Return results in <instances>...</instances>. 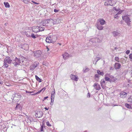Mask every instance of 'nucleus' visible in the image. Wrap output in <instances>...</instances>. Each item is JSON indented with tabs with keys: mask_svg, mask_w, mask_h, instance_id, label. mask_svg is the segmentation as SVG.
<instances>
[{
	"mask_svg": "<svg viewBox=\"0 0 132 132\" xmlns=\"http://www.w3.org/2000/svg\"><path fill=\"white\" fill-rule=\"evenodd\" d=\"M119 48H119H118L117 47H116L114 48V49L115 50H117V49H118Z\"/></svg>",
	"mask_w": 132,
	"mask_h": 132,
	"instance_id": "obj_59",
	"label": "nucleus"
},
{
	"mask_svg": "<svg viewBox=\"0 0 132 132\" xmlns=\"http://www.w3.org/2000/svg\"><path fill=\"white\" fill-rule=\"evenodd\" d=\"M22 108L21 105L20 104H17L16 107L15 108V110H17L19 109L20 110H21Z\"/></svg>",
	"mask_w": 132,
	"mask_h": 132,
	"instance_id": "obj_15",
	"label": "nucleus"
},
{
	"mask_svg": "<svg viewBox=\"0 0 132 132\" xmlns=\"http://www.w3.org/2000/svg\"><path fill=\"white\" fill-rule=\"evenodd\" d=\"M98 74H96L95 75V79L96 81L98 80L99 76Z\"/></svg>",
	"mask_w": 132,
	"mask_h": 132,
	"instance_id": "obj_29",
	"label": "nucleus"
},
{
	"mask_svg": "<svg viewBox=\"0 0 132 132\" xmlns=\"http://www.w3.org/2000/svg\"><path fill=\"white\" fill-rule=\"evenodd\" d=\"M113 68L112 67H110V70H113Z\"/></svg>",
	"mask_w": 132,
	"mask_h": 132,
	"instance_id": "obj_57",
	"label": "nucleus"
},
{
	"mask_svg": "<svg viewBox=\"0 0 132 132\" xmlns=\"http://www.w3.org/2000/svg\"><path fill=\"white\" fill-rule=\"evenodd\" d=\"M40 125H41V127L40 128V131H43V124L42 126L41 124Z\"/></svg>",
	"mask_w": 132,
	"mask_h": 132,
	"instance_id": "obj_40",
	"label": "nucleus"
},
{
	"mask_svg": "<svg viewBox=\"0 0 132 132\" xmlns=\"http://www.w3.org/2000/svg\"><path fill=\"white\" fill-rule=\"evenodd\" d=\"M32 30L35 32H39V26H34L32 27Z\"/></svg>",
	"mask_w": 132,
	"mask_h": 132,
	"instance_id": "obj_6",
	"label": "nucleus"
},
{
	"mask_svg": "<svg viewBox=\"0 0 132 132\" xmlns=\"http://www.w3.org/2000/svg\"><path fill=\"white\" fill-rule=\"evenodd\" d=\"M62 55L63 58L65 60L67 57L69 56V54L67 53H65L64 54H63Z\"/></svg>",
	"mask_w": 132,
	"mask_h": 132,
	"instance_id": "obj_19",
	"label": "nucleus"
},
{
	"mask_svg": "<svg viewBox=\"0 0 132 132\" xmlns=\"http://www.w3.org/2000/svg\"><path fill=\"white\" fill-rule=\"evenodd\" d=\"M50 41H52V40H53L52 38L50 36Z\"/></svg>",
	"mask_w": 132,
	"mask_h": 132,
	"instance_id": "obj_49",
	"label": "nucleus"
},
{
	"mask_svg": "<svg viewBox=\"0 0 132 132\" xmlns=\"http://www.w3.org/2000/svg\"><path fill=\"white\" fill-rule=\"evenodd\" d=\"M35 78L37 81H39V82H42L41 79L39 78L38 76L37 75L35 76Z\"/></svg>",
	"mask_w": 132,
	"mask_h": 132,
	"instance_id": "obj_28",
	"label": "nucleus"
},
{
	"mask_svg": "<svg viewBox=\"0 0 132 132\" xmlns=\"http://www.w3.org/2000/svg\"><path fill=\"white\" fill-rule=\"evenodd\" d=\"M44 108L46 110H48V108H47L46 107H45Z\"/></svg>",
	"mask_w": 132,
	"mask_h": 132,
	"instance_id": "obj_58",
	"label": "nucleus"
},
{
	"mask_svg": "<svg viewBox=\"0 0 132 132\" xmlns=\"http://www.w3.org/2000/svg\"><path fill=\"white\" fill-rule=\"evenodd\" d=\"M42 91V90L41 89L39 91L37 92L36 93V94H31V95H36V94H39Z\"/></svg>",
	"mask_w": 132,
	"mask_h": 132,
	"instance_id": "obj_38",
	"label": "nucleus"
},
{
	"mask_svg": "<svg viewBox=\"0 0 132 132\" xmlns=\"http://www.w3.org/2000/svg\"><path fill=\"white\" fill-rule=\"evenodd\" d=\"M26 93H30V94L31 95V94H32L31 93H33V92H29V91H28L27 90H26Z\"/></svg>",
	"mask_w": 132,
	"mask_h": 132,
	"instance_id": "obj_44",
	"label": "nucleus"
},
{
	"mask_svg": "<svg viewBox=\"0 0 132 132\" xmlns=\"http://www.w3.org/2000/svg\"><path fill=\"white\" fill-rule=\"evenodd\" d=\"M30 0H23V2L25 3H28L29 2Z\"/></svg>",
	"mask_w": 132,
	"mask_h": 132,
	"instance_id": "obj_35",
	"label": "nucleus"
},
{
	"mask_svg": "<svg viewBox=\"0 0 132 132\" xmlns=\"http://www.w3.org/2000/svg\"><path fill=\"white\" fill-rule=\"evenodd\" d=\"M125 106L128 108L131 109V107L130 105L127 103H126L125 104Z\"/></svg>",
	"mask_w": 132,
	"mask_h": 132,
	"instance_id": "obj_31",
	"label": "nucleus"
},
{
	"mask_svg": "<svg viewBox=\"0 0 132 132\" xmlns=\"http://www.w3.org/2000/svg\"><path fill=\"white\" fill-rule=\"evenodd\" d=\"M33 53L34 54V56L36 58L40 57L42 54L41 51L40 50L34 51L33 52Z\"/></svg>",
	"mask_w": 132,
	"mask_h": 132,
	"instance_id": "obj_2",
	"label": "nucleus"
},
{
	"mask_svg": "<svg viewBox=\"0 0 132 132\" xmlns=\"http://www.w3.org/2000/svg\"><path fill=\"white\" fill-rule=\"evenodd\" d=\"M128 102H132V96H130L128 99Z\"/></svg>",
	"mask_w": 132,
	"mask_h": 132,
	"instance_id": "obj_32",
	"label": "nucleus"
},
{
	"mask_svg": "<svg viewBox=\"0 0 132 132\" xmlns=\"http://www.w3.org/2000/svg\"><path fill=\"white\" fill-rule=\"evenodd\" d=\"M4 61L7 63L10 64L12 62L11 58L7 56L6 57L4 60Z\"/></svg>",
	"mask_w": 132,
	"mask_h": 132,
	"instance_id": "obj_8",
	"label": "nucleus"
},
{
	"mask_svg": "<svg viewBox=\"0 0 132 132\" xmlns=\"http://www.w3.org/2000/svg\"><path fill=\"white\" fill-rule=\"evenodd\" d=\"M20 63V59L16 57L14 60L13 61L12 63L14 64V66L16 67L17 65H19Z\"/></svg>",
	"mask_w": 132,
	"mask_h": 132,
	"instance_id": "obj_4",
	"label": "nucleus"
},
{
	"mask_svg": "<svg viewBox=\"0 0 132 132\" xmlns=\"http://www.w3.org/2000/svg\"><path fill=\"white\" fill-rule=\"evenodd\" d=\"M97 59L95 60L96 61V62H97L99 60L101 59V57H96Z\"/></svg>",
	"mask_w": 132,
	"mask_h": 132,
	"instance_id": "obj_43",
	"label": "nucleus"
},
{
	"mask_svg": "<svg viewBox=\"0 0 132 132\" xmlns=\"http://www.w3.org/2000/svg\"><path fill=\"white\" fill-rule=\"evenodd\" d=\"M121 13V11H119L118 13V14H120Z\"/></svg>",
	"mask_w": 132,
	"mask_h": 132,
	"instance_id": "obj_55",
	"label": "nucleus"
},
{
	"mask_svg": "<svg viewBox=\"0 0 132 132\" xmlns=\"http://www.w3.org/2000/svg\"><path fill=\"white\" fill-rule=\"evenodd\" d=\"M54 91L53 92H52L51 93V98H52L53 97L54 98V95L55 94V89H54Z\"/></svg>",
	"mask_w": 132,
	"mask_h": 132,
	"instance_id": "obj_30",
	"label": "nucleus"
},
{
	"mask_svg": "<svg viewBox=\"0 0 132 132\" xmlns=\"http://www.w3.org/2000/svg\"><path fill=\"white\" fill-rule=\"evenodd\" d=\"M118 14H116V15H115L114 17V18H117V17H118V15H117Z\"/></svg>",
	"mask_w": 132,
	"mask_h": 132,
	"instance_id": "obj_54",
	"label": "nucleus"
},
{
	"mask_svg": "<svg viewBox=\"0 0 132 132\" xmlns=\"http://www.w3.org/2000/svg\"><path fill=\"white\" fill-rule=\"evenodd\" d=\"M115 60L116 61L119 62H120L119 61V58L118 57H115Z\"/></svg>",
	"mask_w": 132,
	"mask_h": 132,
	"instance_id": "obj_34",
	"label": "nucleus"
},
{
	"mask_svg": "<svg viewBox=\"0 0 132 132\" xmlns=\"http://www.w3.org/2000/svg\"><path fill=\"white\" fill-rule=\"evenodd\" d=\"M90 70V69L88 68L87 67H85L83 68L82 71L84 73H86Z\"/></svg>",
	"mask_w": 132,
	"mask_h": 132,
	"instance_id": "obj_17",
	"label": "nucleus"
},
{
	"mask_svg": "<svg viewBox=\"0 0 132 132\" xmlns=\"http://www.w3.org/2000/svg\"><path fill=\"white\" fill-rule=\"evenodd\" d=\"M127 93L126 92L123 91H122L120 94V96L121 98H124L127 96Z\"/></svg>",
	"mask_w": 132,
	"mask_h": 132,
	"instance_id": "obj_5",
	"label": "nucleus"
},
{
	"mask_svg": "<svg viewBox=\"0 0 132 132\" xmlns=\"http://www.w3.org/2000/svg\"><path fill=\"white\" fill-rule=\"evenodd\" d=\"M97 72L98 74L101 75L103 76L104 74L103 72H101V71L99 70H97Z\"/></svg>",
	"mask_w": 132,
	"mask_h": 132,
	"instance_id": "obj_22",
	"label": "nucleus"
},
{
	"mask_svg": "<svg viewBox=\"0 0 132 132\" xmlns=\"http://www.w3.org/2000/svg\"><path fill=\"white\" fill-rule=\"evenodd\" d=\"M53 102H51V105H53Z\"/></svg>",
	"mask_w": 132,
	"mask_h": 132,
	"instance_id": "obj_60",
	"label": "nucleus"
},
{
	"mask_svg": "<svg viewBox=\"0 0 132 132\" xmlns=\"http://www.w3.org/2000/svg\"><path fill=\"white\" fill-rule=\"evenodd\" d=\"M50 36H48L47 37H46L45 41H48V40H50Z\"/></svg>",
	"mask_w": 132,
	"mask_h": 132,
	"instance_id": "obj_36",
	"label": "nucleus"
},
{
	"mask_svg": "<svg viewBox=\"0 0 132 132\" xmlns=\"http://www.w3.org/2000/svg\"><path fill=\"white\" fill-rule=\"evenodd\" d=\"M46 88L45 87H44L42 88L41 90H42V91H43V92H44L45 89Z\"/></svg>",
	"mask_w": 132,
	"mask_h": 132,
	"instance_id": "obj_50",
	"label": "nucleus"
},
{
	"mask_svg": "<svg viewBox=\"0 0 132 132\" xmlns=\"http://www.w3.org/2000/svg\"><path fill=\"white\" fill-rule=\"evenodd\" d=\"M87 97H90V94L89 93H88L87 95Z\"/></svg>",
	"mask_w": 132,
	"mask_h": 132,
	"instance_id": "obj_51",
	"label": "nucleus"
},
{
	"mask_svg": "<svg viewBox=\"0 0 132 132\" xmlns=\"http://www.w3.org/2000/svg\"><path fill=\"white\" fill-rule=\"evenodd\" d=\"M46 125L49 127L51 126V125L50 124L49 122L48 121H47L46 122Z\"/></svg>",
	"mask_w": 132,
	"mask_h": 132,
	"instance_id": "obj_41",
	"label": "nucleus"
},
{
	"mask_svg": "<svg viewBox=\"0 0 132 132\" xmlns=\"http://www.w3.org/2000/svg\"><path fill=\"white\" fill-rule=\"evenodd\" d=\"M36 115H37V117L39 118L42 116L43 115V113L42 111H37V113L35 114L36 116Z\"/></svg>",
	"mask_w": 132,
	"mask_h": 132,
	"instance_id": "obj_9",
	"label": "nucleus"
},
{
	"mask_svg": "<svg viewBox=\"0 0 132 132\" xmlns=\"http://www.w3.org/2000/svg\"><path fill=\"white\" fill-rule=\"evenodd\" d=\"M99 22L100 23V24L102 25H103L104 24L105 22V21L103 19H100Z\"/></svg>",
	"mask_w": 132,
	"mask_h": 132,
	"instance_id": "obj_24",
	"label": "nucleus"
},
{
	"mask_svg": "<svg viewBox=\"0 0 132 132\" xmlns=\"http://www.w3.org/2000/svg\"><path fill=\"white\" fill-rule=\"evenodd\" d=\"M130 52V50H127V51H126V53L127 54H128Z\"/></svg>",
	"mask_w": 132,
	"mask_h": 132,
	"instance_id": "obj_46",
	"label": "nucleus"
},
{
	"mask_svg": "<svg viewBox=\"0 0 132 132\" xmlns=\"http://www.w3.org/2000/svg\"><path fill=\"white\" fill-rule=\"evenodd\" d=\"M58 11V10H56V9H54V11L55 12H57Z\"/></svg>",
	"mask_w": 132,
	"mask_h": 132,
	"instance_id": "obj_52",
	"label": "nucleus"
},
{
	"mask_svg": "<svg viewBox=\"0 0 132 132\" xmlns=\"http://www.w3.org/2000/svg\"><path fill=\"white\" fill-rule=\"evenodd\" d=\"M84 132H87V131H85Z\"/></svg>",
	"mask_w": 132,
	"mask_h": 132,
	"instance_id": "obj_64",
	"label": "nucleus"
},
{
	"mask_svg": "<svg viewBox=\"0 0 132 132\" xmlns=\"http://www.w3.org/2000/svg\"><path fill=\"white\" fill-rule=\"evenodd\" d=\"M51 102H53V101H54V98L53 97H52V98L51 97Z\"/></svg>",
	"mask_w": 132,
	"mask_h": 132,
	"instance_id": "obj_47",
	"label": "nucleus"
},
{
	"mask_svg": "<svg viewBox=\"0 0 132 132\" xmlns=\"http://www.w3.org/2000/svg\"><path fill=\"white\" fill-rule=\"evenodd\" d=\"M131 77H132V72L131 73Z\"/></svg>",
	"mask_w": 132,
	"mask_h": 132,
	"instance_id": "obj_62",
	"label": "nucleus"
},
{
	"mask_svg": "<svg viewBox=\"0 0 132 132\" xmlns=\"http://www.w3.org/2000/svg\"><path fill=\"white\" fill-rule=\"evenodd\" d=\"M47 42L48 43H52L53 42Z\"/></svg>",
	"mask_w": 132,
	"mask_h": 132,
	"instance_id": "obj_61",
	"label": "nucleus"
},
{
	"mask_svg": "<svg viewBox=\"0 0 132 132\" xmlns=\"http://www.w3.org/2000/svg\"><path fill=\"white\" fill-rule=\"evenodd\" d=\"M129 58L130 59H131L132 58V54L131 53L129 55Z\"/></svg>",
	"mask_w": 132,
	"mask_h": 132,
	"instance_id": "obj_45",
	"label": "nucleus"
},
{
	"mask_svg": "<svg viewBox=\"0 0 132 132\" xmlns=\"http://www.w3.org/2000/svg\"><path fill=\"white\" fill-rule=\"evenodd\" d=\"M129 15H125L122 16V18L123 20L126 22L128 25H129L130 24V21L129 18Z\"/></svg>",
	"mask_w": 132,
	"mask_h": 132,
	"instance_id": "obj_3",
	"label": "nucleus"
},
{
	"mask_svg": "<svg viewBox=\"0 0 132 132\" xmlns=\"http://www.w3.org/2000/svg\"><path fill=\"white\" fill-rule=\"evenodd\" d=\"M31 36L32 38H34V39L36 38V37L35 35L34 34H31Z\"/></svg>",
	"mask_w": 132,
	"mask_h": 132,
	"instance_id": "obj_39",
	"label": "nucleus"
},
{
	"mask_svg": "<svg viewBox=\"0 0 132 132\" xmlns=\"http://www.w3.org/2000/svg\"><path fill=\"white\" fill-rule=\"evenodd\" d=\"M48 96H47L44 97V100H45L47 99V98H48Z\"/></svg>",
	"mask_w": 132,
	"mask_h": 132,
	"instance_id": "obj_53",
	"label": "nucleus"
},
{
	"mask_svg": "<svg viewBox=\"0 0 132 132\" xmlns=\"http://www.w3.org/2000/svg\"><path fill=\"white\" fill-rule=\"evenodd\" d=\"M113 33V35L115 37L119 36L120 35V34L117 31H114Z\"/></svg>",
	"mask_w": 132,
	"mask_h": 132,
	"instance_id": "obj_18",
	"label": "nucleus"
},
{
	"mask_svg": "<svg viewBox=\"0 0 132 132\" xmlns=\"http://www.w3.org/2000/svg\"><path fill=\"white\" fill-rule=\"evenodd\" d=\"M109 2L107 4L108 5H110L111 6H113V4H112V3H111V1L110 0H109V1H108Z\"/></svg>",
	"mask_w": 132,
	"mask_h": 132,
	"instance_id": "obj_37",
	"label": "nucleus"
},
{
	"mask_svg": "<svg viewBox=\"0 0 132 132\" xmlns=\"http://www.w3.org/2000/svg\"><path fill=\"white\" fill-rule=\"evenodd\" d=\"M116 78H113L112 79H110V82H114L116 80Z\"/></svg>",
	"mask_w": 132,
	"mask_h": 132,
	"instance_id": "obj_33",
	"label": "nucleus"
},
{
	"mask_svg": "<svg viewBox=\"0 0 132 132\" xmlns=\"http://www.w3.org/2000/svg\"><path fill=\"white\" fill-rule=\"evenodd\" d=\"M46 49H47V52H48V51L49 50V49L47 46L46 47Z\"/></svg>",
	"mask_w": 132,
	"mask_h": 132,
	"instance_id": "obj_56",
	"label": "nucleus"
},
{
	"mask_svg": "<svg viewBox=\"0 0 132 132\" xmlns=\"http://www.w3.org/2000/svg\"><path fill=\"white\" fill-rule=\"evenodd\" d=\"M121 66L120 64L116 62L114 64V67L116 70L119 69L120 68Z\"/></svg>",
	"mask_w": 132,
	"mask_h": 132,
	"instance_id": "obj_10",
	"label": "nucleus"
},
{
	"mask_svg": "<svg viewBox=\"0 0 132 132\" xmlns=\"http://www.w3.org/2000/svg\"><path fill=\"white\" fill-rule=\"evenodd\" d=\"M40 26H39V32L40 31H44V28L43 27H42L41 26H42L41 24H39Z\"/></svg>",
	"mask_w": 132,
	"mask_h": 132,
	"instance_id": "obj_21",
	"label": "nucleus"
},
{
	"mask_svg": "<svg viewBox=\"0 0 132 132\" xmlns=\"http://www.w3.org/2000/svg\"><path fill=\"white\" fill-rule=\"evenodd\" d=\"M95 26L99 30H101L103 29V27L102 24L99 23H97L95 25Z\"/></svg>",
	"mask_w": 132,
	"mask_h": 132,
	"instance_id": "obj_7",
	"label": "nucleus"
},
{
	"mask_svg": "<svg viewBox=\"0 0 132 132\" xmlns=\"http://www.w3.org/2000/svg\"><path fill=\"white\" fill-rule=\"evenodd\" d=\"M22 48L25 50H27L29 49L28 45L27 44H24L22 46Z\"/></svg>",
	"mask_w": 132,
	"mask_h": 132,
	"instance_id": "obj_14",
	"label": "nucleus"
},
{
	"mask_svg": "<svg viewBox=\"0 0 132 132\" xmlns=\"http://www.w3.org/2000/svg\"><path fill=\"white\" fill-rule=\"evenodd\" d=\"M93 86L97 90H99L101 89L100 85L96 83L94 84Z\"/></svg>",
	"mask_w": 132,
	"mask_h": 132,
	"instance_id": "obj_12",
	"label": "nucleus"
},
{
	"mask_svg": "<svg viewBox=\"0 0 132 132\" xmlns=\"http://www.w3.org/2000/svg\"><path fill=\"white\" fill-rule=\"evenodd\" d=\"M4 4L6 7L8 8L10 7V5L9 4L8 2H4Z\"/></svg>",
	"mask_w": 132,
	"mask_h": 132,
	"instance_id": "obj_26",
	"label": "nucleus"
},
{
	"mask_svg": "<svg viewBox=\"0 0 132 132\" xmlns=\"http://www.w3.org/2000/svg\"><path fill=\"white\" fill-rule=\"evenodd\" d=\"M31 2L33 3H34L36 4H38V3L37 2H35L34 1H31Z\"/></svg>",
	"mask_w": 132,
	"mask_h": 132,
	"instance_id": "obj_48",
	"label": "nucleus"
},
{
	"mask_svg": "<svg viewBox=\"0 0 132 132\" xmlns=\"http://www.w3.org/2000/svg\"><path fill=\"white\" fill-rule=\"evenodd\" d=\"M105 81H104V80L103 79H102L100 82V84L101 86L103 88V85L104 84H105Z\"/></svg>",
	"mask_w": 132,
	"mask_h": 132,
	"instance_id": "obj_23",
	"label": "nucleus"
},
{
	"mask_svg": "<svg viewBox=\"0 0 132 132\" xmlns=\"http://www.w3.org/2000/svg\"><path fill=\"white\" fill-rule=\"evenodd\" d=\"M37 65L38 64H37L36 62H35L34 64L33 65L30 66V70H33L37 66Z\"/></svg>",
	"mask_w": 132,
	"mask_h": 132,
	"instance_id": "obj_13",
	"label": "nucleus"
},
{
	"mask_svg": "<svg viewBox=\"0 0 132 132\" xmlns=\"http://www.w3.org/2000/svg\"><path fill=\"white\" fill-rule=\"evenodd\" d=\"M70 77L72 80H74L76 81H77L78 79L77 76H76L74 75H71Z\"/></svg>",
	"mask_w": 132,
	"mask_h": 132,
	"instance_id": "obj_11",
	"label": "nucleus"
},
{
	"mask_svg": "<svg viewBox=\"0 0 132 132\" xmlns=\"http://www.w3.org/2000/svg\"><path fill=\"white\" fill-rule=\"evenodd\" d=\"M4 65L2 67L3 68H6L8 67L9 65L6 62H5L4 60Z\"/></svg>",
	"mask_w": 132,
	"mask_h": 132,
	"instance_id": "obj_20",
	"label": "nucleus"
},
{
	"mask_svg": "<svg viewBox=\"0 0 132 132\" xmlns=\"http://www.w3.org/2000/svg\"><path fill=\"white\" fill-rule=\"evenodd\" d=\"M109 76V74L108 73H107L105 75V79L106 81H109L110 82V79H111L109 78L108 77H107L108 76Z\"/></svg>",
	"mask_w": 132,
	"mask_h": 132,
	"instance_id": "obj_16",
	"label": "nucleus"
},
{
	"mask_svg": "<svg viewBox=\"0 0 132 132\" xmlns=\"http://www.w3.org/2000/svg\"><path fill=\"white\" fill-rule=\"evenodd\" d=\"M5 25L6 26V23H5Z\"/></svg>",
	"mask_w": 132,
	"mask_h": 132,
	"instance_id": "obj_63",
	"label": "nucleus"
},
{
	"mask_svg": "<svg viewBox=\"0 0 132 132\" xmlns=\"http://www.w3.org/2000/svg\"><path fill=\"white\" fill-rule=\"evenodd\" d=\"M24 33L27 37H31L30 33L29 32H25Z\"/></svg>",
	"mask_w": 132,
	"mask_h": 132,
	"instance_id": "obj_27",
	"label": "nucleus"
},
{
	"mask_svg": "<svg viewBox=\"0 0 132 132\" xmlns=\"http://www.w3.org/2000/svg\"><path fill=\"white\" fill-rule=\"evenodd\" d=\"M15 94H13L12 95V97H11V99L12 100H13L14 99V97H15Z\"/></svg>",
	"mask_w": 132,
	"mask_h": 132,
	"instance_id": "obj_42",
	"label": "nucleus"
},
{
	"mask_svg": "<svg viewBox=\"0 0 132 132\" xmlns=\"http://www.w3.org/2000/svg\"><path fill=\"white\" fill-rule=\"evenodd\" d=\"M53 20L52 19L45 20L41 22L40 23V24H41L43 26H50L49 24L51 23H53Z\"/></svg>",
	"mask_w": 132,
	"mask_h": 132,
	"instance_id": "obj_1",
	"label": "nucleus"
},
{
	"mask_svg": "<svg viewBox=\"0 0 132 132\" xmlns=\"http://www.w3.org/2000/svg\"><path fill=\"white\" fill-rule=\"evenodd\" d=\"M54 21L55 23H59L60 21V19L59 18H57L56 19H54V21L53 20V23Z\"/></svg>",
	"mask_w": 132,
	"mask_h": 132,
	"instance_id": "obj_25",
	"label": "nucleus"
}]
</instances>
